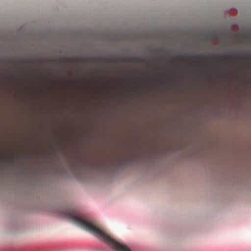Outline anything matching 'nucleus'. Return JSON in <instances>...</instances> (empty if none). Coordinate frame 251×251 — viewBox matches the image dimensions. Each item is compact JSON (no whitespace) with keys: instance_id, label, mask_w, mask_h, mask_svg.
I'll list each match as a JSON object with an SVG mask.
<instances>
[{"instance_id":"11","label":"nucleus","mask_w":251,"mask_h":251,"mask_svg":"<svg viewBox=\"0 0 251 251\" xmlns=\"http://www.w3.org/2000/svg\"><path fill=\"white\" fill-rule=\"evenodd\" d=\"M49 61H51V62H53V61H54V60L53 59L49 60Z\"/></svg>"},{"instance_id":"5","label":"nucleus","mask_w":251,"mask_h":251,"mask_svg":"<svg viewBox=\"0 0 251 251\" xmlns=\"http://www.w3.org/2000/svg\"><path fill=\"white\" fill-rule=\"evenodd\" d=\"M34 70L33 69H29L28 70V72H27V73L26 74V75L27 76V77H29L30 76H31L33 74V73L34 72Z\"/></svg>"},{"instance_id":"2","label":"nucleus","mask_w":251,"mask_h":251,"mask_svg":"<svg viewBox=\"0 0 251 251\" xmlns=\"http://www.w3.org/2000/svg\"><path fill=\"white\" fill-rule=\"evenodd\" d=\"M35 153L31 150H27L24 153V157L28 160H32L34 159Z\"/></svg>"},{"instance_id":"3","label":"nucleus","mask_w":251,"mask_h":251,"mask_svg":"<svg viewBox=\"0 0 251 251\" xmlns=\"http://www.w3.org/2000/svg\"><path fill=\"white\" fill-rule=\"evenodd\" d=\"M106 165V163L105 162H100V161H94L93 162H90L89 164V166L90 167H104Z\"/></svg>"},{"instance_id":"4","label":"nucleus","mask_w":251,"mask_h":251,"mask_svg":"<svg viewBox=\"0 0 251 251\" xmlns=\"http://www.w3.org/2000/svg\"><path fill=\"white\" fill-rule=\"evenodd\" d=\"M17 104L18 103L19 101V98H18V83H19V78L18 77V71H17ZM18 113V110H17V113ZM18 133H17V161L18 160Z\"/></svg>"},{"instance_id":"6","label":"nucleus","mask_w":251,"mask_h":251,"mask_svg":"<svg viewBox=\"0 0 251 251\" xmlns=\"http://www.w3.org/2000/svg\"><path fill=\"white\" fill-rule=\"evenodd\" d=\"M34 82V80L29 79L28 81V82H27L28 86H30L31 85L33 84Z\"/></svg>"},{"instance_id":"8","label":"nucleus","mask_w":251,"mask_h":251,"mask_svg":"<svg viewBox=\"0 0 251 251\" xmlns=\"http://www.w3.org/2000/svg\"><path fill=\"white\" fill-rule=\"evenodd\" d=\"M140 60L139 57H136V58H132L130 59V60L131 61H138Z\"/></svg>"},{"instance_id":"7","label":"nucleus","mask_w":251,"mask_h":251,"mask_svg":"<svg viewBox=\"0 0 251 251\" xmlns=\"http://www.w3.org/2000/svg\"><path fill=\"white\" fill-rule=\"evenodd\" d=\"M195 57L198 59H200L201 58H203L204 57V55L201 54L200 55L196 56Z\"/></svg>"},{"instance_id":"10","label":"nucleus","mask_w":251,"mask_h":251,"mask_svg":"<svg viewBox=\"0 0 251 251\" xmlns=\"http://www.w3.org/2000/svg\"><path fill=\"white\" fill-rule=\"evenodd\" d=\"M33 62V60H28V61H27V63H28V64L30 65V64H31V63H32Z\"/></svg>"},{"instance_id":"9","label":"nucleus","mask_w":251,"mask_h":251,"mask_svg":"<svg viewBox=\"0 0 251 251\" xmlns=\"http://www.w3.org/2000/svg\"><path fill=\"white\" fill-rule=\"evenodd\" d=\"M70 60L72 62H75V61H77L78 59L76 57H72V58H70Z\"/></svg>"},{"instance_id":"1","label":"nucleus","mask_w":251,"mask_h":251,"mask_svg":"<svg viewBox=\"0 0 251 251\" xmlns=\"http://www.w3.org/2000/svg\"><path fill=\"white\" fill-rule=\"evenodd\" d=\"M80 226L93 233L116 251H131L127 246L114 240L104 231L99 228L97 225L85 220L80 216Z\"/></svg>"}]
</instances>
